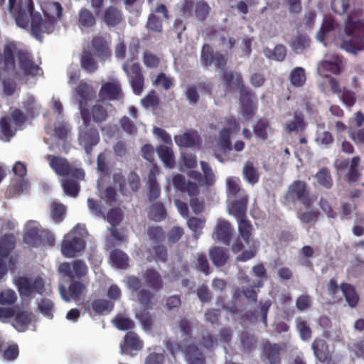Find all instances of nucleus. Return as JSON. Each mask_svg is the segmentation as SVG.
Here are the masks:
<instances>
[{"label":"nucleus","mask_w":364,"mask_h":364,"mask_svg":"<svg viewBox=\"0 0 364 364\" xmlns=\"http://www.w3.org/2000/svg\"><path fill=\"white\" fill-rule=\"evenodd\" d=\"M58 272L69 279L68 289L63 285L59 287L61 297L67 302L78 301L87 287L88 267L86 263L82 259H75L71 263L64 262L59 265Z\"/></svg>","instance_id":"nucleus-1"},{"label":"nucleus","mask_w":364,"mask_h":364,"mask_svg":"<svg viewBox=\"0 0 364 364\" xmlns=\"http://www.w3.org/2000/svg\"><path fill=\"white\" fill-rule=\"evenodd\" d=\"M46 159L57 176L65 177L60 180L64 193L72 198H76L80 190L79 182L85 177L84 171L82 168L73 167L64 157L47 154Z\"/></svg>","instance_id":"nucleus-2"},{"label":"nucleus","mask_w":364,"mask_h":364,"mask_svg":"<svg viewBox=\"0 0 364 364\" xmlns=\"http://www.w3.org/2000/svg\"><path fill=\"white\" fill-rule=\"evenodd\" d=\"M363 10L354 9L348 14L345 21V33L351 37L350 40H343L341 47L348 53L357 54L364 49V42L361 33H364V18Z\"/></svg>","instance_id":"nucleus-3"},{"label":"nucleus","mask_w":364,"mask_h":364,"mask_svg":"<svg viewBox=\"0 0 364 364\" xmlns=\"http://www.w3.org/2000/svg\"><path fill=\"white\" fill-rule=\"evenodd\" d=\"M298 203L306 208H310L314 203L307 183L301 180L294 181L283 197L284 205H294Z\"/></svg>","instance_id":"nucleus-4"},{"label":"nucleus","mask_w":364,"mask_h":364,"mask_svg":"<svg viewBox=\"0 0 364 364\" xmlns=\"http://www.w3.org/2000/svg\"><path fill=\"white\" fill-rule=\"evenodd\" d=\"M79 225L75 226L68 234L65 235L60 245L62 255L67 258H73L83 252L86 242L82 234L77 232Z\"/></svg>","instance_id":"nucleus-5"},{"label":"nucleus","mask_w":364,"mask_h":364,"mask_svg":"<svg viewBox=\"0 0 364 364\" xmlns=\"http://www.w3.org/2000/svg\"><path fill=\"white\" fill-rule=\"evenodd\" d=\"M83 127L80 129L79 144L82 146L87 154L92 151L93 146L100 142V134L97 129L90 125V114L86 110L82 111Z\"/></svg>","instance_id":"nucleus-6"},{"label":"nucleus","mask_w":364,"mask_h":364,"mask_svg":"<svg viewBox=\"0 0 364 364\" xmlns=\"http://www.w3.org/2000/svg\"><path fill=\"white\" fill-rule=\"evenodd\" d=\"M360 161L359 156H355L351 159L347 158L336 161L335 166L338 171H346L344 180L346 183L349 184L355 183L360 178L363 170Z\"/></svg>","instance_id":"nucleus-7"},{"label":"nucleus","mask_w":364,"mask_h":364,"mask_svg":"<svg viewBox=\"0 0 364 364\" xmlns=\"http://www.w3.org/2000/svg\"><path fill=\"white\" fill-rule=\"evenodd\" d=\"M122 68L128 77L133 92L140 95L144 87V76L140 64L127 60L122 64Z\"/></svg>","instance_id":"nucleus-8"},{"label":"nucleus","mask_w":364,"mask_h":364,"mask_svg":"<svg viewBox=\"0 0 364 364\" xmlns=\"http://www.w3.org/2000/svg\"><path fill=\"white\" fill-rule=\"evenodd\" d=\"M200 62L205 68L214 66L216 70H224L228 63V55L220 51H214L210 44L205 43L200 50Z\"/></svg>","instance_id":"nucleus-9"},{"label":"nucleus","mask_w":364,"mask_h":364,"mask_svg":"<svg viewBox=\"0 0 364 364\" xmlns=\"http://www.w3.org/2000/svg\"><path fill=\"white\" fill-rule=\"evenodd\" d=\"M30 21L31 34L40 41H42L44 33L49 34L54 31V21L46 17L43 18L39 13H34L33 10L29 14Z\"/></svg>","instance_id":"nucleus-10"},{"label":"nucleus","mask_w":364,"mask_h":364,"mask_svg":"<svg viewBox=\"0 0 364 364\" xmlns=\"http://www.w3.org/2000/svg\"><path fill=\"white\" fill-rule=\"evenodd\" d=\"M21 295L31 296L34 294H42L44 291V282L41 277H38L31 280L26 277H20L16 282Z\"/></svg>","instance_id":"nucleus-11"},{"label":"nucleus","mask_w":364,"mask_h":364,"mask_svg":"<svg viewBox=\"0 0 364 364\" xmlns=\"http://www.w3.org/2000/svg\"><path fill=\"white\" fill-rule=\"evenodd\" d=\"M18 65L25 75L36 76L41 70L36 65L33 58L29 52L23 50H18L16 53Z\"/></svg>","instance_id":"nucleus-12"},{"label":"nucleus","mask_w":364,"mask_h":364,"mask_svg":"<svg viewBox=\"0 0 364 364\" xmlns=\"http://www.w3.org/2000/svg\"><path fill=\"white\" fill-rule=\"evenodd\" d=\"M311 349L316 360L324 364L333 363L332 353L327 342L321 338H316L311 343Z\"/></svg>","instance_id":"nucleus-13"},{"label":"nucleus","mask_w":364,"mask_h":364,"mask_svg":"<svg viewBox=\"0 0 364 364\" xmlns=\"http://www.w3.org/2000/svg\"><path fill=\"white\" fill-rule=\"evenodd\" d=\"M255 98V93L250 88L244 89L240 93L242 114L247 119L252 118L255 114L257 107Z\"/></svg>","instance_id":"nucleus-14"},{"label":"nucleus","mask_w":364,"mask_h":364,"mask_svg":"<svg viewBox=\"0 0 364 364\" xmlns=\"http://www.w3.org/2000/svg\"><path fill=\"white\" fill-rule=\"evenodd\" d=\"M99 97L102 100H120L124 97L121 85L118 81L104 83L99 92Z\"/></svg>","instance_id":"nucleus-15"},{"label":"nucleus","mask_w":364,"mask_h":364,"mask_svg":"<svg viewBox=\"0 0 364 364\" xmlns=\"http://www.w3.org/2000/svg\"><path fill=\"white\" fill-rule=\"evenodd\" d=\"M282 348L279 343H272L267 341L262 346L261 357L269 364H281V353Z\"/></svg>","instance_id":"nucleus-16"},{"label":"nucleus","mask_w":364,"mask_h":364,"mask_svg":"<svg viewBox=\"0 0 364 364\" xmlns=\"http://www.w3.org/2000/svg\"><path fill=\"white\" fill-rule=\"evenodd\" d=\"M34 10L32 0H19L18 2V12L16 14V24L23 28H28L29 25V14Z\"/></svg>","instance_id":"nucleus-17"},{"label":"nucleus","mask_w":364,"mask_h":364,"mask_svg":"<svg viewBox=\"0 0 364 364\" xmlns=\"http://www.w3.org/2000/svg\"><path fill=\"white\" fill-rule=\"evenodd\" d=\"M75 91L80 98L79 109L80 114L82 115V110L90 112L86 106L87 101L93 100L96 96V92L93 90V87L88 83L81 81L77 86Z\"/></svg>","instance_id":"nucleus-18"},{"label":"nucleus","mask_w":364,"mask_h":364,"mask_svg":"<svg viewBox=\"0 0 364 364\" xmlns=\"http://www.w3.org/2000/svg\"><path fill=\"white\" fill-rule=\"evenodd\" d=\"M223 80L225 87L228 90L236 89L241 93L244 89H249L244 85L242 75L236 71H224Z\"/></svg>","instance_id":"nucleus-19"},{"label":"nucleus","mask_w":364,"mask_h":364,"mask_svg":"<svg viewBox=\"0 0 364 364\" xmlns=\"http://www.w3.org/2000/svg\"><path fill=\"white\" fill-rule=\"evenodd\" d=\"M41 231L34 222L27 224L23 235V242L31 247H38L41 245Z\"/></svg>","instance_id":"nucleus-20"},{"label":"nucleus","mask_w":364,"mask_h":364,"mask_svg":"<svg viewBox=\"0 0 364 364\" xmlns=\"http://www.w3.org/2000/svg\"><path fill=\"white\" fill-rule=\"evenodd\" d=\"M92 47L96 55L100 60H106L111 56L112 52L108 41L100 35L95 36L91 41Z\"/></svg>","instance_id":"nucleus-21"},{"label":"nucleus","mask_w":364,"mask_h":364,"mask_svg":"<svg viewBox=\"0 0 364 364\" xmlns=\"http://www.w3.org/2000/svg\"><path fill=\"white\" fill-rule=\"evenodd\" d=\"M33 313L26 310H15L14 318L11 321L12 326L19 332H24L33 320Z\"/></svg>","instance_id":"nucleus-22"},{"label":"nucleus","mask_w":364,"mask_h":364,"mask_svg":"<svg viewBox=\"0 0 364 364\" xmlns=\"http://www.w3.org/2000/svg\"><path fill=\"white\" fill-rule=\"evenodd\" d=\"M231 233L232 229L230 223L225 220L219 219L213 232L214 238L225 245H229Z\"/></svg>","instance_id":"nucleus-23"},{"label":"nucleus","mask_w":364,"mask_h":364,"mask_svg":"<svg viewBox=\"0 0 364 364\" xmlns=\"http://www.w3.org/2000/svg\"><path fill=\"white\" fill-rule=\"evenodd\" d=\"M146 287L159 291L164 287V282L159 272L154 268H148L142 274Z\"/></svg>","instance_id":"nucleus-24"},{"label":"nucleus","mask_w":364,"mask_h":364,"mask_svg":"<svg viewBox=\"0 0 364 364\" xmlns=\"http://www.w3.org/2000/svg\"><path fill=\"white\" fill-rule=\"evenodd\" d=\"M247 203L248 196L245 191H242V194H241V197H239V199L231 203L230 212L237 220L245 218Z\"/></svg>","instance_id":"nucleus-25"},{"label":"nucleus","mask_w":364,"mask_h":364,"mask_svg":"<svg viewBox=\"0 0 364 364\" xmlns=\"http://www.w3.org/2000/svg\"><path fill=\"white\" fill-rule=\"evenodd\" d=\"M176 144L180 147L191 148L200 142V138L196 131H189L174 136Z\"/></svg>","instance_id":"nucleus-26"},{"label":"nucleus","mask_w":364,"mask_h":364,"mask_svg":"<svg viewBox=\"0 0 364 364\" xmlns=\"http://www.w3.org/2000/svg\"><path fill=\"white\" fill-rule=\"evenodd\" d=\"M17 48L14 43H9L4 46L3 50L4 70L6 72L14 71L16 68L14 53Z\"/></svg>","instance_id":"nucleus-27"},{"label":"nucleus","mask_w":364,"mask_h":364,"mask_svg":"<svg viewBox=\"0 0 364 364\" xmlns=\"http://www.w3.org/2000/svg\"><path fill=\"white\" fill-rule=\"evenodd\" d=\"M45 17L47 19H52L54 24L63 17V7L56 1L46 2L42 8Z\"/></svg>","instance_id":"nucleus-28"},{"label":"nucleus","mask_w":364,"mask_h":364,"mask_svg":"<svg viewBox=\"0 0 364 364\" xmlns=\"http://www.w3.org/2000/svg\"><path fill=\"white\" fill-rule=\"evenodd\" d=\"M183 353L188 364H205V356L196 345L185 346Z\"/></svg>","instance_id":"nucleus-29"},{"label":"nucleus","mask_w":364,"mask_h":364,"mask_svg":"<svg viewBox=\"0 0 364 364\" xmlns=\"http://www.w3.org/2000/svg\"><path fill=\"white\" fill-rule=\"evenodd\" d=\"M142 348L143 343L136 333L133 331H129L126 333L124 338V342L121 344L122 351L131 352L133 350H139Z\"/></svg>","instance_id":"nucleus-30"},{"label":"nucleus","mask_w":364,"mask_h":364,"mask_svg":"<svg viewBox=\"0 0 364 364\" xmlns=\"http://www.w3.org/2000/svg\"><path fill=\"white\" fill-rule=\"evenodd\" d=\"M147 260L151 262H166L168 259L166 247L160 243L156 244L147 250Z\"/></svg>","instance_id":"nucleus-31"},{"label":"nucleus","mask_w":364,"mask_h":364,"mask_svg":"<svg viewBox=\"0 0 364 364\" xmlns=\"http://www.w3.org/2000/svg\"><path fill=\"white\" fill-rule=\"evenodd\" d=\"M209 256L213 264L218 267L225 266L230 257L228 250L216 246L210 250Z\"/></svg>","instance_id":"nucleus-32"},{"label":"nucleus","mask_w":364,"mask_h":364,"mask_svg":"<svg viewBox=\"0 0 364 364\" xmlns=\"http://www.w3.org/2000/svg\"><path fill=\"white\" fill-rule=\"evenodd\" d=\"M16 240L14 234L6 233L0 237V257L6 258L15 249Z\"/></svg>","instance_id":"nucleus-33"},{"label":"nucleus","mask_w":364,"mask_h":364,"mask_svg":"<svg viewBox=\"0 0 364 364\" xmlns=\"http://www.w3.org/2000/svg\"><path fill=\"white\" fill-rule=\"evenodd\" d=\"M341 290L348 304L351 308L355 307L359 301V296L355 287L349 283L343 282L341 284Z\"/></svg>","instance_id":"nucleus-34"},{"label":"nucleus","mask_w":364,"mask_h":364,"mask_svg":"<svg viewBox=\"0 0 364 364\" xmlns=\"http://www.w3.org/2000/svg\"><path fill=\"white\" fill-rule=\"evenodd\" d=\"M80 65L81 68L88 73H93L98 68L97 62L93 55L87 50H84L81 54Z\"/></svg>","instance_id":"nucleus-35"},{"label":"nucleus","mask_w":364,"mask_h":364,"mask_svg":"<svg viewBox=\"0 0 364 364\" xmlns=\"http://www.w3.org/2000/svg\"><path fill=\"white\" fill-rule=\"evenodd\" d=\"M156 152L165 166L172 168L175 166L173 151L170 147L160 145L157 147Z\"/></svg>","instance_id":"nucleus-36"},{"label":"nucleus","mask_w":364,"mask_h":364,"mask_svg":"<svg viewBox=\"0 0 364 364\" xmlns=\"http://www.w3.org/2000/svg\"><path fill=\"white\" fill-rule=\"evenodd\" d=\"M66 207L64 204L53 201L50 205V215L51 219L55 223L59 224L62 223L65 217Z\"/></svg>","instance_id":"nucleus-37"},{"label":"nucleus","mask_w":364,"mask_h":364,"mask_svg":"<svg viewBox=\"0 0 364 364\" xmlns=\"http://www.w3.org/2000/svg\"><path fill=\"white\" fill-rule=\"evenodd\" d=\"M242 175L244 179L250 184L254 185L259 181V173L257 168L255 167L252 161H247L242 169Z\"/></svg>","instance_id":"nucleus-38"},{"label":"nucleus","mask_w":364,"mask_h":364,"mask_svg":"<svg viewBox=\"0 0 364 364\" xmlns=\"http://www.w3.org/2000/svg\"><path fill=\"white\" fill-rule=\"evenodd\" d=\"M148 198L150 201L155 200L160 196L161 189L154 169H151L148 175Z\"/></svg>","instance_id":"nucleus-39"},{"label":"nucleus","mask_w":364,"mask_h":364,"mask_svg":"<svg viewBox=\"0 0 364 364\" xmlns=\"http://www.w3.org/2000/svg\"><path fill=\"white\" fill-rule=\"evenodd\" d=\"M110 260L113 265L118 269H125L129 267V257L120 250H114L110 253Z\"/></svg>","instance_id":"nucleus-40"},{"label":"nucleus","mask_w":364,"mask_h":364,"mask_svg":"<svg viewBox=\"0 0 364 364\" xmlns=\"http://www.w3.org/2000/svg\"><path fill=\"white\" fill-rule=\"evenodd\" d=\"M103 19L107 26H115L122 21V16L120 11L114 6H109L105 10Z\"/></svg>","instance_id":"nucleus-41"},{"label":"nucleus","mask_w":364,"mask_h":364,"mask_svg":"<svg viewBox=\"0 0 364 364\" xmlns=\"http://www.w3.org/2000/svg\"><path fill=\"white\" fill-rule=\"evenodd\" d=\"M315 178L319 186L331 189L333 185V181L330 170L327 167L321 168L315 175Z\"/></svg>","instance_id":"nucleus-42"},{"label":"nucleus","mask_w":364,"mask_h":364,"mask_svg":"<svg viewBox=\"0 0 364 364\" xmlns=\"http://www.w3.org/2000/svg\"><path fill=\"white\" fill-rule=\"evenodd\" d=\"M149 218L156 222L164 220L166 217V210L162 203L156 202L153 203L148 212Z\"/></svg>","instance_id":"nucleus-43"},{"label":"nucleus","mask_w":364,"mask_h":364,"mask_svg":"<svg viewBox=\"0 0 364 364\" xmlns=\"http://www.w3.org/2000/svg\"><path fill=\"white\" fill-rule=\"evenodd\" d=\"M270 128L269 122L267 119H259L253 125V132L259 139L265 141L268 139V129Z\"/></svg>","instance_id":"nucleus-44"},{"label":"nucleus","mask_w":364,"mask_h":364,"mask_svg":"<svg viewBox=\"0 0 364 364\" xmlns=\"http://www.w3.org/2000/svg\"><path fill=\"white\" fill-rule=\"evenodd\" d=\"M78 23L84 28H91L96 23V19L92 11L87 9H81L78 14Z\"/></svg>","instance_id":"nucleus-45"},{"label":"nucleus","mask_w":364,"mask_h":364,"mask_svg":"<svg viewBox=\"0 0 364 364\" xmlns=\"http://www.w3.org/2000/svg\"><path fill=\"white\" fill-rule=\"evenodd\" d=\"M264 54L269 59H274L277 61H283L287 56V48L284 45H277L274 50L268 48L264 49Z\"/></svg>","instance_id":"nucleus-46"},{"label":"nucleus","mask_w":364,"mask_h":364,"mask_svg":"<svg viewBox=\"0 0 364 364\" xmlns=\"http://www.w3.org/2000/svg\"><path fill=\"white\" fill-rule=\"evenodd\" d=\"M114 306L113 302L103 299H95L91 304L92 310L99 315L110 312Z\"/></svg>","instance_id":"nucleus-47"},{"label":"nucleus","mask_w":364,"mask_h":364,"mask_svg":"<svg viewBox=\"0 0 364 364\" xmlns=\"http://www.w3.org/2000/svg\"><path fill=\"white\" fill-rule=\"evenodd\" d=\"M310 46V38L304 34L296 35L291 41V46L292 50L296 53H302Z\"/></svg>","instance_id":"nucleus-48"},{"label":"nucleus","mask_w":364,"mask_h":364,"mask_svg":"<svg viewBox=\"0 0 364 364\" xmlns=\"http://www.w3.org/2000/svg\"><path fill=\"white\" fill-rule=\"evenodd\" d=\"M343 58L336 55L333 60H324L321 63V68L324 70L331 72L334 75H339L341 73V65Z\"/></svg>","instance_id":"nucleus-49"},{"label":"nucleus","mask_w":364,"mask_h":364,"mask_svg":"<svg viewBox=\"0 0 364 364\" xmlns=\"http://www.w3.org/2000/svg\"><path fill=\"white\" fill-rule=\"evenodd\" d=\"M291 84L296 87H302L306 80L305 70L301 67L295 68L290 74Z\"/></svg>","instance_id":"nucleus-50"},{"label":"nucleus","mask_w":364,"mask_h":364,"mask_svg":"<svg viewBox=\"0 0 364 364\" xmlns=\"http://www.w3.org/2000/svg\"><path fill=\"white\" fill-rule=\"evenodd\" d=\"M296 328L299 333L300 338L304 341H307L312 336V331L308 322L301 317L296 318Z\"/></svg>","instance_id":"nucleus-51"},{"label":"nucleus","mask_w":364,"mask_h":364,"mask_svg":"<svg viewBox=\"0 0 364 364\" xmlns=\"http://www.w3.org/2000/svg\"><path fill=\"white\" fill-rule=\"evenodd\" d=\"M238 230L240 236L247 244L250 243L252 237V225L246 218L238 220Z\"/></svg>","instance_id":"nucleus-52"},{"label":"nucleus","mask_w":364,"mask_h":364,"mask_svg":"<svg viewBox=\"0 0 364 364\" xmlns=\"http://www.w3.org/2000/svg\"><path fill=\"white\" fill-rule=\"evenodd\" d=\"M195 269L203 273L205 275H209L211 272L207 256L204 253H198L193 262Z\"/></svg>","instance_id":"nucleus-53"},{"label":"nucleus","mask_w":364,"mask_h":364,"mask_svg":"<svg viewBox=\"0 0 364 364\" xmlns=\"http://www.w3.org/2000/svg\"><path fill=\"white\" fill-rule=\"evenodd\" d=\"M149 238L153 242L158 244L162 242L166 237L163 228L160 226H151L147 230Z\"/></svg>","instance_id":"nucleus-54"},{"label":"nucleus","mask_w":364,"mask_h":364,"mask_svg":"<svg viewBox=\"0 0 364 364\" xmlns=\"http://www.w3.org/2000/svg\"><path fill=\"white\" fill-rule=\"evenodd\" d=\"M335 29V21L331 18L323 19L321 27L318 33V38L321 41H324L328 34Z\"/></svg>","instance_id":"nucleus-55"},{"label":"nucleus","mask_w":364,"mask_h":364,"mask_svg":"<svg viewBox=\"0 0 364 364\" xmlns=\"http://www.w3.org/2000/svg\"><path fill=\"white\" fill-rule=\"evenodd\" d=\"M342 102L348 108L352 107L356 102V95L355 92L343 87L341 92L338 95Z\"/></svg>","instance_id":"nucleus-56"},{"label":"nucleus","mask_w":364,"mask_h":364,"mask_svg":"<svg viewBox=\"0 0 364 364\" xmlns=\"http://www.w3.org/2000/svg\"><path fill=\"white\" fill-rule=\"evenodd\" d=\"M319 212L316 210H310L308 211H298L297 212V218L300 220V221L303 223H311L312 222H316L318 220L319 217Z\"/></svg>","instance_id":"nucleus-57"},{"label":"nucleus","mask_w":364,"mask_h":364,"mask_svg":"<svg viewBox=\"0 0 364 364\" xmlns=\"http://www.w3.org/2000/svg\"><path fill=\"white\" fill-rule=\"evenodd\" d=\"M123 213L120 208H111L107 215V220L111 225V227L117 226L122 222Z\"/></svg>","instance_id":"nucleus-58"},{"label":"nucleus","mask_w":364,"mask_h":364,"mask_svg":"<svg viewBox=\"0 0 364 364\" xmlns=\"http://www.w3.org/2000/svg\"><path fill=\"white\" fill-rule=\"evenodd\" d=\"M40 311L48 318H53L54 311V304L48 299H42L38 304Z\"/></svg>","instance_id":"nucleus-59"},{"label":"nucleus","mask_w":364,"mask_h":364,"mask_svg":"<svg viewBox=\"0 0 364 364\" xmlns=\"http://www.w3.org/2000/svg\"><path fill=\"white\" fill-rule=\"evenodd\" d=\"M210 7L208 4L203 1H198L195 5L194 14L196 18L199 21H204L209 14Z\"/></svg>","instance_id":"nucleus-60"},{"label":"nucleus","mask_w":364,"mask_h":364,"mask_svg":"<svg viewBox=\"0 0 364 364\" xmlns=\"http://www.w3.org/2000/svg\"><path fill=\"white\" fill-rule=\"evenodd\" d=\"M92 119L95 122L100 123L106 120L108 114L104 106L95 105L91 109Z\"/></svg>","instance_id":"nucleus-61"},{"label":"nucleus","mask_w":364,"mask_h":364,"mask_svg":"<svg viewBox=\"0 0 364 364\" xmlns=\"http://www.w3.org/2000/svg\"><path fill=\"white\" fill-rule=\"evenodd\" d=\"M230 129L226 127L223 128L220 132V146L225 151H230L232 149L230 143Z\"/></svg>","instance_id":"nucleus-62"},{"label":"nucleus","mask_w":364,"mask_h":364,"mask_svg":"<svg viewBox=\"0 0 364 364\" xmlns=\"http://www.w3.org/2000/svg\"><path fill=\"white\" fill-rule=\"evenodd\" d=\"M146 28L149 31L161 33L163 30L162 22L159 17L151 14L147 20Z\"/></svg>","instance_id":"nucleus-63"},{"label":"nucleus","mask_w":364,"mask_h":364,"mask_svg":"<svg viewBox=\"0 0 364 364\" xmlns=\"http://www.w3.org/2000/svg\"><path fill=\"white\" fill-rule=\"evenodd\" d=\"M241 345L245 353L252 352L257 346L256 339L247 334H242L241 336Z\"/></svg>","instance_id":"nucleus-64"}]
</instances>
